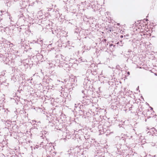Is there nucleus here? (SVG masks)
I'll list each match as a JSON object with an SVG mask.
<instances>
[{
  "label": "nucleus",
  "instance_id": "obj_1",
  "mask_svg": "<svg viewBox=\"0 0 157 157\" xmlns=\"http://www.w3.org/2000/svg\"><path fill=\"white\" fill-rule=\"evenodd\" d=\"M120 37H121V38H123V36H122V35H121V36Z\"/></svg>",
  "mask_w": 157,
  "mask_h": 157
},
{
  "label": "nucleus",
  "instance_id": "obj_2",
  "mask_svg": "<svg viewBox=\"0 0 157 157\" xmlns=\"http://www.w3.org/2000/svg\"><path fill=\"white\" fill-rule=\"evenodd\" d=\"M128 74V75H130V73L129 72H128L127 73Z\"/></svg>",
  "mask_w": 157,
  "mask_h": 157
},
{
  "label": "nucleus",
  "instance_id": "obj_3",
  "mask_svg": "<svg viewBox=\"0 0 157 157\" xmlns=\"http://www.w3.org/2000/svg\"><path fill=\"white\" fill-rule=\"evenodd\" d=\"M145 21H147V19H145Z\"/></svg>",
  "mask_w": 157,
  "mask_h": 157
},
{
  "label": "nucleus",
  "instance_id": "obj_4",
  "mask_svg": "<svg viewBox=\"0 0 157 157\" xmlns=\"http://www.w3.org/2000/svg\"><path fill=\"white\" fill-rule=\"evenodd\" d=\"M126 36H128V35H126Z\"/></svg>",
  "mask_w": 157,
  "mask_h": 157
}]
</instances>
